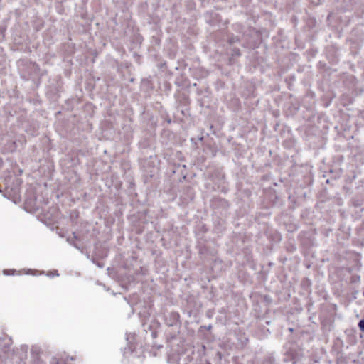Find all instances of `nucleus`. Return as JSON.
Listing matches in <instances>:
<instances>
[{"label":"nucleus","instance_id":"1","mask_svg":"<svg viewBox=\"0 0 364 364\" xmlns=\"http://www.w3.org/2000/svg\"><path fill=\"white\" fill-rule=\"evenodd\" d=\"M51 364H63V361L57 359L56 358H53L51 360Z\"/></svg>","mask_w":364,"mask_h":364},{"label":"nucleus","instance_id":"2","mask_svg":"<svg viewBox=\"0 0 364 364\" xmlns=\"http://www.w3.org/2000/svg\"><path fill=\"white\" fill-rule=\"evenodd\" d=\"M358 326L360 331H364V319L360 320L358 323Z\"/></svg>","mask_w":364,"mask_h":364}]
</instances>
